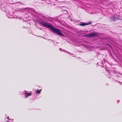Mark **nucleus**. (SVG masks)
<instances>
[{"label":"nucleus","instance_id":"f03ea898","mask_svg":"<svg viewBox=\"0 0 122 122\" xmlns=\"http://www.w3.org/2000/svg\"><path fill=\"white\" fill-rule=\"evenodd\" d=\"M99 35V34L97 32L92 33L86 35V36L87 37H91L94 36H96Z\"/></svg>","mask_w":122,"mask_h":122},{"label":"nucleus","instance_id":"7ed1b4c3","mask_svg":"<svg viewBox=\"0 0 122 122\" xmlns=\"http://www.w3.org/2000/svg\"><path fill=\"white\" fill-rule=\"evenodd\" d=\"M41 16L43 19L46 21H53V19L50 17H46L43 15H42Z\"/></svg>","mask_w":122,"mask_h":122},{"label":"nucleus","instance_id":"f257e3e1","mask_svg":"<svg viewBox=\"0 0 122 122\" xmlns=\"http://www.w3.org/2000/svg\"><path fill=\"white\" fill-rule=\"evenodd\" d=\"M41 24L45 27L48 28H50L54 33L59 35H61L63 36V34L61 33V31L58 29L54 27L51 25L49 23L45 22H40Z\"/></svg>","mask_w":122,"mask_h":122},{"label":"nucleus","instance_id":"39448f33","mask_svg":"<svg viewBox=\"0 0 122 122\" xmlns=\"http://www.w3.org/2000/svg\"><path fill=\"white\" fill-rule=\"evenodd\" d=\"M92 23V22L91 21H89L88 23H81L79 24V25L82 26H85L86 25L90 24Z\"/></svg>","mask_w":122,"mask_h":122},{"label":"nucleus","instance_id":"20e7f679","mask_svg":"<svg viewBox=\"0 0 122 122\" xmlns=\"http://www.w3.org/2000/svg\"><path fill=\"white\" fill-rule=\"evenodd\" d=\"M24 94H25V98H26L28 97L31 96L32 94V93H31V92H30L29 93H28L27 92L25 91H24Z\"/></svg>","mask_w":122,"mask_h":122},{"label":"nucleus","instance_id":"6e6552de","mask_svg":"<svg viewBox=\"0 0 122 122\" xmlns=\"http://www.w3.org/2000/svg\"><path fill=\"white\" fill-rule=\"evenodd\" d=\"M6 118H7L8 119H9V117H6Z\"/></svg>","mask_w":122,"mask_h":122},{"label":"nucleus","instance_id":"1a4fd4ad","mask_svg":"<svg viewBox=\"0 0 122 122\" xmlns=\"http://www.w3.org/2000/svg\"><path fill=\"white\" fill-rule=\"evenodd\" d=\"M60 50H61V49L60 48Z\"/></svg>","mask_w":122,"mask_h":122},{"label":"nucleus","instance_id":"423d86ee","mask_svg":"<svg viewBox=\"0 0 122 122\" xmlns=\"http://www.w3.org/2000/svg\"><path fill=\"white\" fill-rule=\"evenodd\" d=\"M118 16H114L113 17H110V18H111V19L112 20H117L119 19L118 17Z\"/></svg>","mask_w":122,"mask_h":122},{"label":"nucleus","instance_id":"0eeeda50","mask_svg":"<svg viewBox=\"0 0 122 122\" xmlns=\"http://www.w3.org/2000/svg\"><path fill=\"white\" fill-rule=\"evenodd\" d=\"M41 91V89L39 90L38 89L37 90H36L35 92L37 93V94L40 93Z\"/></svg>","mask_w":122,"mask_h":122}]
</instances>
